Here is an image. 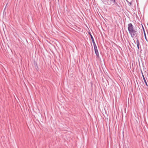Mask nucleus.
I'll use <instances>...</instances> for the list:
<instances>
[{
    "label": "nucleus",
    "mask_w": 148,
    "mask_h": 148,
    "mask_svg": "<svg viewBox=\"0 0 148 148\" xmlns=\"http://www.w3.org/2000/svg\"><path fill=\"white\" fill-rule=\"evenodd\" d=\"M143 79L144 80V81L145 82V84L147 86H148V85H147V82L146 80V79L144 77V76L143 75Z\"/></svg>",
    "instance_id": "nucleus-5"
},
{
    "label": "nucleus",
    "mask_w": 148,
    "mask_h": 148,
    "mask_svg": "<svg viewBox=\"0 0 148 148\" xmlns=\"http://www.w3.org/2000/svg\"><path fill=\"white\" fill-rule=\"evenodd\" d=\"M90 35L91 38L92 39V42L93 44V45H96L95 43V42L94 41V38H93L92 36V35L91 34H90Z\"/></svg>",
    "instance_id": "nucleus-4"
},
{
    "label": "nucleus",
    "mask_w": 148,
    "mask_h": 148,
    "mask_svg": "<svg viewBox=\"0 0 148 148\" xmlns=\"http://www.w3.org/2000/svg\"><path fill=\"white\" fill-rule=\"evenodd\" d=\"M136 44H137V46L138 48V49L139 50V46L140 45V44L139 41L138 39H137V40H136Z\"/></svg>",
    "instance_id": "nucleus-3"
},
{
    "label": "nucleus",
    "mask_w": 148,
    "mask_h": 148,
    "mask_svg": "<svg viewBox=\"0 0 148 148\" xmlns=\"http://www.w3.org/2000/svg\"><path fill=\"white\" fill-rule=\"evenodd\" d=\"M94 47L97 56L99 57V53L96 45H94Z\"/></svg>",
    "instance_id": "nucleus-2"
},
{
    "label": "nucleus",
    "mask_w": 148,
    "mask_h": 148,
    "mask_svg": "<svg viewBox=\"0 0 148 148\" xmlns=\"http://www.w3.org/2000/svg\"><path fill=\"white\" fill-rule=\"evenodd\" d=\"M111 1H113L114 3H116V0H110Z\"/></svg>",
    "instance_id": "nucleus-6"
},
{
    "label": "nucleus",
    "mask_w": 148,
    "mask_h": 148,
    "mask_svg": "<svg viewBox=\"0 0 148 148\" xmlns=\"http://www.w3.org/2000/svg\"><path fill=\"white\" fill-rule=\"evenodd\" d=\"M128 29L132 37H136L138 35L137 30L136 29H134L132 24L130 23L128 25Z\"/></svg>",
    "instance_id": "nucleus-1"
}]
</instances>
